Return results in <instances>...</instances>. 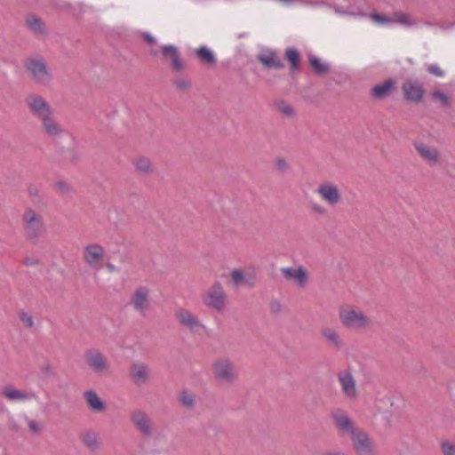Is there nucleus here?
Segmentation results:
<instances>
[{
    "mask_svg": "<svg viewBox=\"0 0 455 455\" xmlns=\"http://www.w3.org/2000/svg\"><path fill=\"white\" fill-rule=\"evenodd\" d=\"M54 187L61 194H68L71 190L69 184L65 180L56 181Z\"/></svg>",
    "mask_w": 455,
    "mask_h": 455,
    "instance_id": "39",
    "label": "nucleus"
},
{
    "mask_svg": "<svg viewBox=\"0 0 455 455\" xmlns=\"http://www.w3.org/2000/svg\"><path fill=\"white\" fill-rule=\"evenodd\" d=\"M230 276H231L233 284L235 287L240 286L245 281V276H244L243 273L242 272V270L237 269V268L233 269L231 271Z\"/></svg>",
    "mask_w": 455,
    "mask_h": 455,
    "instance_id": "37",
    "label": "nucleus"
},
{
    "mask_svg": "<svg viewBox=\"0 0 455 455\" xmlns=\"http://www.w3.org/2000/svg\"><path fill=\"white\" fill-rule=\"evenodd\" d=\"M204 304L216 311H221L226 305V294L222 284L215 282L202 296Z\"/></svg>",
    "mask_w": 455,
    "mask_h": 455,
    "instance_id": "5",
    "label": "nucleus"
},
{
    "mask_svg": "<svg viewBox=\"0 0 455 455\" xmlns=\"http://www.w3.org/2000/svg\"><path fill=\"white\" fill-rule=\"evenodd\" d=\"M322 336L325 339L326 343L336 349L342 348L344 347L343 339H341L339 331L332 327H323L321 331Z\"/></svg>",
    "mask_w": 455,
    "mask_h": 455,
    "instance_id": "22",
    "label": "nucleus"
},
{
    "mask_svg": "<svg viewBox=\"0 0 455 455\" xmlns=\"http://www.w3.org/2000/svg\"><path fill=\"white\" fill-rule=\"evenodd\" d=\"M162 49L164 57H172L173 68L177 71L181 70L183 63L178 56L177 48L173 45H164Z\"/></svg>",
    "mask_w": 455,
    "mask_h": 455,
    "instance_id": "26",
    "label": "nucleus"
},
{
    "mask_svg": "<svg viewBox=\"0 0 455 455\" xmlns=\"http://www.w3.org/2000/svg\"><path fill=\"white\" fill-rule=\"evenodd\" d=\"M174 315L179 323L191 333H199L205 328L198 316L187 308H178Z\"/></svg>",
    "mask_w": 455,
    "mask_h": 455,
    "instance_id": "7",
    "label": "nucleus"
},
{
    "mask_svg": "<svg viewBox=\"0 0 455 455\" xmlns=\"http://www.w3.org/2000/svg\"><path fill=\"white\" fill-rule=\"evenodd\" d=\"M89 368L98 375H105L109 371L110 364L107 357L98 350H91L86 355Z\"/></svg>",
    "mask_w": 455,
    "mask_h": 455,
    "instance_id": "10",
    "label": "nucleus"
},
{
    "mask_svg": "<svg viewBox=\"0 0 455 455\" xmlns=\"http://www.w3.org/2000/svg\"><path fill=\"white\" fill-rule=\"evenodd\" d=\"M40 121L42 130L47 137L55 139L62 134L63 129L61 125L54 118L53 112L40 119Z\"/></svg>",
    "mask_w": 455,
    "mask_h": 455,
    "instance_id": "18",
    "label": "nucleus"
},
{
    "mask_svg": "<svg viewBox=\"0 0 455 455\" xmlns=\"http://www.w3.org/2000/svg\"><path fill=\"white\" fill-rule=\"evenodd\" d=\"M198 58L206 64H215L216 58L213 52L206 46H201L196 50Z\"/></svg>",
    "mask_w": 455,
    "mask_h": 455,
    "instance_id": "30",
    "label": "nucleus"
},
{
    "mask_svg": "<svg viewBox=\"0 0 455 455\" xmlns=\"http://www.w3.org/2000/svg\"><path fill=\"white\" fill-rule=\"evenodd\" d=\"M28 427H29L30 431H32L34 433H37L41 429L39 424L37 422H36L35 420L28 421Z\"/></svg>",
    "mask_w": 455,
    "mask_h": 455,
    "instance_id": "43",
    "label": "nucleus"
},
{
    "mask_svg": "<svg viewBox=\"0 0 455 455\" xmlns=\"http://www.w3.org/2000/svg\"><path fill=\"white\" fill-rule=\"evenodd\" d=\"M175 84L179 89L184 90L188 88L189 82L187 80H179L175 82Z\"/></svg>",
    "mask_w": 455,
    "mask_h": 455,
    "instance_id": "45",
    "label": "nucleus"
},
{
    "mask_svg": "<svg viewBox=\"0 0 455 455\" xmlns=\"http://www.w3.org/2000/svg\"><path fill=\"white\" fill-rule=\"evenodd\" d=\"M104 255L105 249L99 243H88L84 248V260L88 267L94 271H99L102 268Z\"/></svg>",
    "mask_w": 455,
    "mask_h": 455,
    "instance_id": "6",
    "label": "nucleus"
},
{
    "mask_svg": "<svg viewBox=\"0 0 455 455\" xmlns=\"http://www.w3.org/2000/svg\"><path fill=\"white\" fill-rule=\"evenodd\" d=\"M180 401L183 405L187 407H191L194 403V397L192 395L183 393L180 396Z\"/></svg>",
    "mask_w": 455,
    "mask_h": 455,
    "instance_id": "41",
    "label": "nucleus"
},
{
    "mask_svg": "<svg viewBox=\"0 0 455 455\" xmlns=\"http://www.w3.org/2000/svg\"><path fill=\"white\" fill-rule=\"evenodd\" d=\"M313 210L318 213H324V208L320 204H315L313 206Z\"/></svg>",
    "mask_w": 455,
    "mask_h": 455,
    "instance_id": "49",
    "label": "nucleus"
},
{
    "mask_svg": "<svg viewBox=\"0 0 455 455\" xmlns=\"http://www.w3.org/2000/svg\"><path fill=\"white\" fill-rule=\"evenodd\" d=\"M109 213H116V210L109 211Z\"/></svg>",
    "mask_w": 455,
    "mask_h": 455,
    "instance_id": "53",
    "label": "nucleus"
},
{
    "mask_svg": "<svg viewBox=\"0 0 455 455\" xmlns=\"http://www.w3.org/2000/svg\"><path fill=\"white\" fill-rule=\"evenodd\" d=\"M130 374L135 384L141 386L148 379V368L142 363H136L132 365Z\"/></svg>",
    "mask_w": 455,
    "mask_h": 455,
    "instance_id": "21",
    "label": "nucleus"
},
{
    "mask_svg": "<svg viewBox=\"0 0 455 455\" xmlns=\"http://www.w3.org/2000/svg\"><path fill=\"white\" fill-rule=\"evenodd\" d=\"M3 395L9 401L15 402L28 401L36 397L34 392H25L22 390L15 389L12 386H5L3 389Z\"/></svg>",
    "mask_w": 455,
    "mask_h": 455,
    "instance_id": "20",
    "label": "nucleus"
},
{
    "mask_svg": "<svg viewBox=\"0 0 455 455\" xmlns=\"http://www.w3.org/2000/svg\"><path fill=\"white\" fill-rule=\"evenodd\" d=\"M28 192L30 196H36L38 195V190L36 187H33V186H30L28 188Z\"/></svg>",
    "mask_w": 455,
    "mask_h": 455,
    "instance_id": "48",
    "label": "nucleus"
},
{
    "mask_svg": "<svg viewBox=\"0 0 455 455\" xmlns=\"http://www.w3.org/2000/svg\"><path fill=\"white\" fill-rule=\"evenodd\" d=\"M338 379L342 390V393L346 397L349 399H355L358 396V390L356 387V382L352 375V373L348 371H340L338 374Z\"/></svg>",
    "mask_w": 455,
    "mask_h": 455,
    "instance_id": "14",
    "label": "nucleus"
},
{
    "mask_svg": "<svg viewBox=\"0 0 455 455\" xmlns=\"http://www.w3.org/2000/svg\"><path fill=\"white\" fill-rule=\"evenodd\" d=\"M131 304L141 315H146L150 308L149 290L145 286L138 287L131 297Z\"/></svg>",
    "mask_w": 455,
    "mask_h": 455,
    "instance_id": "13",
    "label": "nucleus"
},
{
    "mask_svg": "<svg viewBox=\"0 0 455 455\" xmlns=\"http://www.w3.org/2000/svg\"><path fill=\"white\" fill-rule=\"evenodd\" d=\"M133 164L137 171L142 173H148L151 172L152 165L148 158L138 157L133 160Z\"/></svg>",
    "mask_w": 455,
    "mask_h": 455,
    "instance_id": "31",
    "label": "nucleus"
},
{
    "mask_svg": "<svg viewBox=\"0 0 455 455\" xmlns=\"http://www.w3.org/2000/svg\"><path fill=\"white\" fill-rule=\"evenodd\" d=\"M276 108L277 110L284 116L291 117L295 114L293 108L284 101L278 102L276 104Z\"/></svg>",
    "mask_w": 455,
    "mask_h": 455,
    "instance_id": "36",
    "label": "nucleus"
},
{
    "mask_svg": "<svg viewBox=\"0 0 455 455\" xmlns=\"http://www.w3.org/2000/svg\"><path fill=\"white\" fill-rule=\"evenodd\" d=\"M22 225L28 238L36 243L44 232V223L41 215L28 208L22 215Z\"/></svg>",
    "mask_w": 455,
    "mask_h": 455,
    "instance_id": "1",
    "label": "nucleus"
},
{
    "mask_svg": "<svg viewBox=\"0 0 455 455\" xmlns=\"http://www.w3.org/2000/svg\"><path fill=\"white\" fill-rule=\"evenodd\" d=\"M335 12L337 13H339V14H346V13H347V12H345V11L339 9V8H335Z\"/></svg>",
    "mask_w": 455,
    "mask_h": 455,
    "instance_id": "51",
    "label": "nucleus"
},
{
    "mask_svg": "<svg viewBox=\"0 0 455 455\" xmlns=\"http://www.w3.org/2000/svg\"><path fill=\"white\" fill-rule=\"evenodd\" d=\"M212 372L217 379L224 383H233L237 379V371L231 359L220 357L212 365Z\"/></svg>",
    "mask_w": 455,
    "mask_h": 455,
    "instance_id": "4",
    "label": "nucleus"
},
{
    "mask_svg": "<svg viewBox=\"0 0 455 455\" xmlns=\"http://www.w3.org/2000/svg\"><path fill=\"white\" fill-rule=\"evenodd\" d=\"M37 262L36 259L27 257L23 259V264L26 266H34Z\"/></svg>",
    "mask_w": 455,
    "mask_h": 455,
    "instance_id": "47",
    "label": "nucleus"
},
{
    "mask_svg": "<svg viewBox=\"0 0 455 455\" xmlns=\"http://www.w3.org/2000/svg\"><path fill=\"white\" fill-rule=\"evenodd\" d=\"M310 65L318 74L327 73L329 70V66L326 63L322 62L316 56L310 55L309 58Z\"/></svg>",
    "mask_w": 455,
    "mask_h": 455,
    "instance_id": "32",
    "label": "nucleus"
},
{
    "mask_svg": "<svg viewBox=\"0 0 455 455\" xmlns=\"http://www.w3.org/2000/svg\"><path fill=\"white\" fill-rule=\"evenodd\" d=\"M83 443L91 451H94L100 448L98 435L95 432H86L82 435Z\"/></svg>",
    "mask_w": 455,
    "mask_h": 455,
    "instance_id": "29",
    "label": "nucleus"
},
{
    "mask_svg": "<svg viewBox=\"0 0 455 455\" xmlns=\"http://www.w3.org/2000/svg\"><path fill=\"white\" fill-rule=\"evenodd\" d=\"M371 20L380 26H389L393 24L392 16H387L380 13H372L370 15Z\"/></svg>",
    "mask_w": 455,
    "mask_h": 455,
    "instance_id": "35",
    "label": "nucleus"
},
{
    "mask_svg": "<svg viewBox=\"0 0 455 455\" xmlns=\"http://www.w3.org/2000/svg\"><path fill=\"white\" fill-rule=\"evenodd\" d=\"M320 198L329 205L334 206L341 202L342 196L338 186L332 182H323L317 188Z\"/></svg>",
    "mask_w": 455,
    "mask_h": 455,
    "instance_id": "11",
    "label": "nucleus"
},
{
    "mask_svg": "<svg viewBox=\"0 0 455 455\" xmlns=\"http://www.w3.org/2000/svg\"><path fill=\"white\" fill-rule=\"evenodd\" d=\"M84 398L90 410L93 412H102L106 409L105 403L100 399L98 394L92 390L88 389L84 392Z\"/></svg>",
    "mask_w": 455,
    "mask_h": 455,
    "instance_id": "23",
    "label": "nucleus"
},
{
    "mask_svg": "<svg viewBox=\"0 0 455 455\" xmlns=\"http://www.w3.org/2000/svg\"><path fill=\"white\" fill-rule=\"evenodd\" d=\"M443 455H455V443L444 441L441 445Z\"/></svg>",
    "mask_w": 455,
    "mask_h": 455,
    "instance_id": "38",
    "label": "nucleus"
},
{
    "mask_svg": "<svg viewBox=\"0 0 455 455\" xmlns=\"http://www.w3.org/2000/svg\"><path fill=\"white\" fill-rule=\"evenodd\" d=\"M323 455H347V453L342 450H332L324 452Z\"/></svg>",
    "mask_w": 455,
    "mask_h": 455,
    "instance_id": "46",
    "label": "nucleus"
},
{
    "mask_svg": "<svg viewBox=\"0 0 455 455\" xmlns=\"http://www.w3.org/2000/svg\"><path fill=\"white\" fill-rule=\"evenodd\" d=\"M25 102L32 115L39 120L53 112L50 104L40 95L31 93L26 97Z\"/></svg>",
    "mask_w": 455,
    "mask_h": 455,
    "instance_id": "8",
    "label": "nucleus"
},
{
    "mask_svg": "<svg viewBox=\"0 0 455 455\" xmlns=\"http://www.w3.org/2000/svg\"><path fill=\"white\" fill-rule=\"evenodd\" d=\"M403 92L405 100L416 103L421 101L425 94L422 84L417 80L405 81L403 84Z\"/></svg>",
    "mask_w": 455,
    "mask_h": 455,
    "instance_id": "16",
    "label": "nucleus"
},
{
    "mask_svg": "<svg viewBox=\"0 0 455 455\" xmlns=\"http://www.w3.org/2000/svg\"><path fill=\"white\" fill-rule=\"evenodd\" d=\"M275 165L279 170L284 171L287 169V163L283 158H278L275 160Z\"/></svg>",
    "mask_w": 455,
    "mask_h": 455,
    "instance_id": "44",
    "label": "nucleus"
},
{
    "mask_svg": "<svg viewBox=\"0 0 455 455\" xmlns=\"http://www.w3.org/2000/svg\"><path fill=\"white\" fill-rule=\"evenodd\" d=\"M28 28L34 34L43 36L44 34V26L40 19L34 15H29L26 19Z\"/></svg>",
    "mask_w": 455,
    "mask_h": 455,
    "instance_id": "28",
    "label": "nucleus"
},
{
    "mask_svg": "<svg viewBox=\"0 0 455 455\" xmlns=\"http://www.w3.org/2000/svg\"><path fill=\"white\" fill-rule=\"evenodd\" d=\"M145 39H146L149 44H155V43H156L155 38H154V37H152L149 34L145 35Z\"/></svg>",
    "mask_w": 455,
    "mask_h": 455,
    "instance_id": "50",
    "label": "nucleus"
},
{
    "mask_svg": "<svg viewBox=\"0 0 455 455\" xmlns=\"http://www.w3.org/2000/svg\"><path fill=\"white\" fill-rule=\"evenodd\" d=\"M18 317H19V320L23 327L28 328V329H31L34 327V325H35L34 317L29 312L25 311V310H20L18 313Z\"/></svg>",
    "mask_w": 455,
    "mask_h": 455,
    "instance_id": "33",
    "label": "nucleus"
},
{
    "mask_svg": "<svg viewBox=\"0 0 455 455\" xmlns=\"http://www.w3.org/2000/svg\"><path fill=\"white\" fill-rule=\"evenodd\" d=\"M342 324L352 331H363L369 329L371 322L363 311L355 309H343L339 314Z\"/></svg>",
    "mask_w": 455,
    "mask_h": 455,
    "instance_id": "3",
    "label": "nucleus"
},
{
    "mask_svg": "<svg viewBox=\"0 0 455 455\" xmlns=\"http://www.w3.org/2000/svg\"><path fill=\"white\" fill-rule=\"evenodd\" d=\"M108 268L109 269V271H114L116 269L115 266L112 264H108Z\"/></svg>",
    "mask_w": 455,
    "mask_h": 455,
    "instance_id": "52",
    "label": "nucleus"
},
{
    "mask_svg": "<svg viewBox=\"0 0 455 455\" xmlns=\"http://www.w3.org/2000/svg\"><path fill=\"white\" fill-rule=\"evenodd\" d=\"M414 148L420 157L430 165H436L440 160L438 149L420 141L414 143Z\"/></svg>",
    "mask_w": 455,
    "mask_h": 455,
    "instance_id": "17",
    "label": "nucleus"
},
{
    "mask_svg": "<svg viewBox=\"0 0 455 455\" xmlns=\"http://www.w3.org/2000/svg\"><path fill=\"white\" fill-rule=\"evenodd\" d=\"M427 71L437 77H443L444 76L443 71L437 64H430L427 66Z\"/></svg>",
    "mask_w": 455,
    "mask_h": 455,
    "instance_id": "40",
    "label": "nucleus"
},
{
    "mask_svg": "<svg viewBox=\"0 0 455 455\" xmlns=\"http://www.w3.org/2000/svg\"><path fill=\"white\" fill-rule=\"evenodd\" d=\"M281 272L287 280L293 281L299 287H304L307 283V273L303 267L298 268L283 267Z\"/></svg>",
    "mask_w": 455,
    "mask_h": 455,
    "instance_id": "19",
    "label": "nucleus"
},
{
    "mask_svg": "<svg viewBox=\"0 0 455 455\" xmlns=\"http://www.w3.org/2000/svg\"><path fill=\"white\" fill-rule=\"evenodd\" d=\"M26 69L30 73L36 83L41 85H49L52 80L50 68L42 57L28 58L24 64Z\"/></svg>",
    "mask_w": 455,
    "mask_h": 455,
    "instance_id": "2",
    "label": "nucleus"
},
{
    "mask_svg": "<svg viewBox=\"0 0 455 455\" xmlns=\"http://www.w3.org/2000/svg\"><path fill=\"white\" fill-rule=\"evenodd\" d=\"M350 437L357 455H376L373 442L364 430L359 429Z\"/></svg>",
    "mask_w": 455,
    "mask_h": 455,
    "instance_id": "9",
    "label": "nucleus"
},
{
    "mask_svg": "<svg viewBox=\"0 0 455 455\" xmlns=\"http://www.w3.org/2000/svg\"><path fill=\"white\" fill-rule=\"evenodd\" d=\"M259 60L267 68L282 69L283 62L272 51H264L259 55Z\"/></svg>",
    "mask_w": 455,
    "mask_h": 455,
    "instance_id": "24",
    "label": "nucleus"
},
{
    "mask_svg": "<svg viewBox=\"0 0 455 455\" xmlns=\"http://www.w3.org/2000/svg\"><path fill=\"white\" fill-rule=\"evenodd\" d=\"M131 420L143 436L149 437L153 435L151 420L144 411L140 410L132 411L131 414Z\"/></svg>",
    "mask_w": 455,
    "mask_h": 455,
    "instance_id": "15",
    "label": "nucleus"
},
{
    "mask_svg": "<svg viewBox=\"0 0 455 455\" xmlns=\"http://www.w3.org/2000/svg\"><path fill=\"white\" fill-rule=\"evenodd\" d=\"M395 84L394 80L387 79L381 84H376L371 90V94L376 99L386 98L392 93L395 89Z\"/></svg>",
    "mask_w": 455,
    "mask_h": 455,
    "instance_id": "25",
    "label": "nucleus"
},
{
    "mask_svg": "<svg viewBox=\"0 0 455 455\" xmlns=\"http://www.w3.org/2000/svg\"><path fill=\"white\" fill-rule=\"evenodd\" d=\"M433 95L435 98L438 99L439 100H441L443 103L448 102V97L443 92L436 91L433 93Z\"/></svg>",
    "mask_w": 455,
    "mask_h": 455,
    "instance_id": "42",
    "label": "nucleus"
},
{
    "mask_svg": "<svg viewBox=\"0 0 455 455\" xmlns=\"http://www.w3.org/2000/svg\"><path fill=\"white\" fill-rule=\"evenodd\" d=\"M285 58L291 63V69H296L299 62V53L295 48H288L285 52Z\"/></svg>",
    "mask_w": 455,
    "mask_h": 455,
    "instance_id": "34",
    "label": "nucleus"
},
{
    "mask_svg": "<svg viewBox=\"0 0 455 455\" xmlns=\"http://www.w3.org/2000/svg\"><path fill=\"white\" fill-rule=\"evenodd\" d=\"M331 415L336 427L342 434L351 436L358 430L347 411L336 409L331 411Z\"/></svg>",
    "mask_w": 455,
    "mask_h": 455,
    "instance_id": "12",
    "label": "nucleus"
},
{
    "mask_svg": "<svg viewBox=\"0 0 455 455\" xmlns=\"http://www.w3.org/2000/svg\"><path fill=\"white\" fill-rule=\"evenodd\" d=\"M393 24L397 23L401 24L406 28L415 27L417 25V21L412 19V17L403 12H395L392 15Z\"/></svg>",
    "mask_w": 455,
    "mask_h": 455,
    "instance_id": "27",
    "label": "nucleus"
},
{
    "mask_svg": "<svg viewBox=\"0 0 455 455\" xmlns=\"http://www.w3.org/2000/svg\"><path fill=\"white\" fill-rule=\"evenodd\" d=\"M426 25L430 26V25H432V24H431L430 22H426Z\"/></svg>",
    "mask_w": 455,
    "mask_h": 455,
    "instance_id": "54",
    "label": "nucleus"
}]
</instances>
